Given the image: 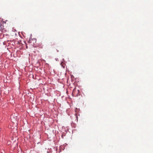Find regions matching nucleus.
I'll use <instances>...</instances> for the list:
<instances>
[{
    "mask_svg": "<svg viewBox=\"0 0 153 153\" xmlns=\"http://www.w3.org/2000/svg\"><path fill=\"white\" fill-rule=\"evenodd\" d=\"M10 118L11 119V121L12 122H13V121L17 120L18 119L17 117V116H14L13 115L11 116Z\"/></svg>",
    "mask_w": 153,
    "mask_h": 153,
    "instance_id": "f257e3e1",
    "label": "nucleus"
}]
</instances>
